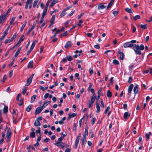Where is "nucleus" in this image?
<instances>
[{
	"mask_svg": "<svg viewBox=\"0 0 152 152\" xmlns=\"http://www.w3.org/2000/svg\"><path fill=\"white\" fill-rule=\"evenodd\" d=\"M144 49V46L142 44L140 45V46L138 45L134 44L133 47V49L135 53L139 55H141V50H143Z\"/></svg>",
	"mask_w": 152,
	"mask_h": 152,
	"instance_id": "1",
	"label": "nucleus"
},
{
	"mask_svg": "<svg viewBox=\"0 0 152 152\" xmlns=\"http://www.w3.org/2000/svg\"><path fill=\"white\" fill-rule=\"evenodd\" d=\"M134 44L131 43L130 42H127L125 43L124 45V46L125 48H130L134 47Z\"/></svg>",
	"mask_w": 152,
	"mask_h": 152,
	"instance_id": "2",
	"label": "nucleus"
},
{
	"mask_svg": "<svg viewBox=\"0 0 152 152\" xmlns=\"http://www.w3.org/2000/svg\"><path fill=\"white\" fill-rule=\"evenodd\" d=\"M12 131L10 129H9L6 134V137L8 139H10L12 137Z\"/></svg>",
	"mask_w": 152,
	"mask_h": 152,
	"instance_id": "3",
	"label": "nucleus"
},
{
	"mask_svg": "<svg viewBox=\"0 0 152 152\" xmlns=\"http://www.w3.org/2000/svg\"><path fill=\"white\" fill-rule=\"evenodd\" d=\"M43 109L41 107H38L35 111V114L37 115L40 113L43 110Z\"/></svg>",
	"mask_w": 152,
	"mask_h": 152,
	"instance_id": "4",
	"label": "nucleus"
},
{
	"mask_svg": "<svg viewBox=\"0 0 152 152\" xmlns=\"http://www.w3.org/2000/svg\"><path fill=\"white\" fill-rule=\"evenodd\" d=\"M7 17V16L4 14L0 16V24L1 23H3L4 22Z\"/></svg>",
	"mask_w": 152,
	"mask_h": 152,
	"instance_id": "5",
	"label": "nucleus"
},
{
	"mask_svg": "<svg viewBox=\"0 0 152 152\" xmlns=\"http://www.w3.org/2000/svg\"><path fill=\"white\" fill-rule=\"evenodd\" d=\"M96 108L97 110L96 111V113H99L100 111V107L99 105V102L98 101H96Z\"/></svg>",
	"mask_w": 152,
	"mask_h": 152,
	"instance_id": "6",
	"label": "nucleus"
},
{
	"mask_svg": "<svg viewBox=\"0 0 152 152\" xmlns=\"http://www.w3.org/2000/svg\"><path fill=\"white\" fill-rule=\"evenodd\" d=\"M72 46V42L70 41H68L66 44L64 48H68L71 47Z\"/></svg>",
	"mask_w": 152,
	"mask_h": 152,
	"instance_id": "7",
	"label": "nucleus"
},
{
	"mask_svg": "<svg viewBox=\"0 0 152 152\" xmlns=\"http://www.w3.org/2000/svg\"><path fill=\"white\" fill-rule=\"evenodd\" d=\"M138 86L137 85H136V86L134 87L133 89V91L134 93V94L136 95L137 94L138 92Z\"/></svg>",
	"mask_w": 152,
	"mask_h": 152,
	"instance_id": "8",
	"label": "nucleus"
},
{
	"mask_svg": "<svg viewBox=\"0 0 152 152\" xmlns=\"http://www.w3.org/2000/svg\"><path fill=\"white\" fill-rule=\"evenodd\" d=\"M24 37V35H22L20 38L19 40L16 44V46H18L21 42L23 41L24 39L23 37Z\"/></svg>",
	"mask_w": 152,
	"mask_h": 152,
	"instance_id": "9",
	"label": "nucleus"
},
{
	"mask_svg": "<svg viewBox=\"0 0 152 152\" xmlns=\"http://www.w3.org/2000/svg\"><path fill=\"white\" fill-rule=\"evenodd\" d=\"M118 53L119 54H120V58L122 60H123L124 56V53L121 52L119 50L118 51Z\"/></svg>",
	"mask_w": 152,
	"mask_h": 152,
	"instance_id": "10",
	"label": "nucleus"
},
{
	"mask_svg": "<svg viewBox=\"0 0 152 152\" xmlns=\"http://www.w3.org/2000/svg\"><path fill=\"white\" fill-rule=\"evenodd\" d=\"M106 7L104 4L102 3H100L99 4L98 6V8L99 10L103 9Z\"/></svg>",
	"mask_w": 152,
	"mask_h": 152,
	"instance_id": "11",
	"label": "nucleus"
},
{
	"mask_svg": "<svg viewBox=\"0 0 152 152\" xmlns=\"http://www.w3.org/2000/svg\"><path fill=\"white\" fill-rule=\"evenodd\" d=\"M34 125L36 126H39L41 125V124L38 120L36 119L34 121Z\"/></svg>",
	"mask_w": 152,
	"mask_h": 152,
	"instance_id": "12",
	"label": "nucleus"
},
{
	"mask_svg": "<svg viewBox=\"0 0 152 152\" xmlns=\"http://www.w3.org/2000/svg\"><path fill=\"white\" fill-rule=\"evenodd\" d=\"M114 0H111L110 1L108 4V5L106 8V10H108L110 8L113 4L114 3Z\"/></svg>",
	"mask_w": 152,
	"mask_h": 152,
	"instance_id": "13",
	"label": "nucleus"
},
{
	"mask_svg": "<svg viewBox=\"0 0 152 152\" xmlns=\"http://www.w3.org/2000/svg\"><path fill=\"white\" fill-rule=\"evenodd\" d=\"M133 85L132 84H131L129 86L128 91V92L129 93H130L131 92L133 87Z\"/></svg>",
	"mask_w": 152,
	"mask_h": 152,
	"instance_id": "14",
	"label": "nucleus"
},
{
	"mask_svg": "<svg viewBox=\"0 0 152 152\" xmlns=\"http://www.w3.org/2000/svg\"><path fill=\"white\" fill-rule=\"evenodd\" d=\"M130 115L131 114L130 113L129 114L127 112H126L124 114V118L125 119H126L128 118V117L130 116Z\"/></svg>",
	"mask_w": 152,
	"mask_h": 152,
	"instance_id": "15",
	"label": "nucleus"
},
{
	"mask_svg": "<svg viewBox=\"0 0 152 152\" xmlns=\"http://www.w3.org/2000/svg\"><path fill=\"white\" fill-rule=\"evenodd\" d=\"M32 80L30 79L29 78H28L26 81V83L25 85V86H28L31 83Z\"/></svg>",
	"mask_w": 152,
	"mask_h": 152,
	"instance_id": "16",
	"label": "nucleus"
},
{
	"mask_svg": "<svg viewBox=\"0 0 152 152\" xmlns=\"http://www.w3.org/2000/svg\"><path fill=\"white\" fill-rule=\"evenodd\" d=\"M124 10L126 12L129 13H132L133 11L132 9L128 8H126Z\"/></svg>",
	"mask_w": 152,
	"mask_h": 152,
	"instance_id": "17",
	"label": "nucleus"
},
{
	"mask_svg": "<svg viewBox=\"0 0 152 152\" xmlns=\"http://www.w3.org/2000/svg\"><path fill=\"white\" fill-rule=\"evenodd\" d=\"M107 95L108 97L110 98L112 96V93L110 90H108L107 92Z\"/></svg>",
	"mask_w": 152,
	"mask_h": 152,
	"instance_id": "18",
	"label": "nucleus"
},
{
	"mask_svg": "<svg viewBox=\"0 0 152 152\" xmlns=\"http://www.w3.org/2000/svg\"><path fill=\"white\" fill-rule=\"evenodd\" d=\"M8 111V107L7 106H5L3 109V113L6 114L7 113Z\"/></svg>",
	"mask_w": 152,
	"mask_h": 152,
	"instance_id": "19",
	"label": "nucleus"
},
{
	"mask_svg": "<svg viewBox=\"0 0 152 152\" xmlns=\"http://www.w3.org/2000/svg\"><path fill=\"white\" fill-rule=\"evenodd\" d=\"M50 101L45 102L43 104V105L41 106L43 109L48 104L50 103Z\"/></svg>",
	"mask_w": 152,
	"mask_h": 152,
	"instance_id": "20",
	"label": "nucleus"
},
{
	"mask_svg": "<svg viewBox=\"0 0 152 152\" xmlns=\"http://www.w3.org/2000/svg\"><path fill=\"white\" fill-rule=\"evenodd\" d=\"M36 42L37 41H34L33 42L30 48V49L31 50H33L35 45Z\"/></svg>",
	"mask_w": 152,
	"mask_h": 152,
	"instance_id": "21",
	"label": "nucleus"
},
{
	"mask_svg": "<svg viewBox=\"0 0 152 152\" xmlns=\"http://www.w3.org/2000/svg\"><path fill=\"white\" fill-rule=\"evenodd\" d=\"M33 61H31L28 63V68H32L33 67Z\"/></svg>",
	"mask_w": 152,
	"mask_h": 152,
	"instance_id": "22",
	"label": "nucleus"
},
{
	"mask_svg": "<svg viewBox=\"0 0 152 152\" xmlns=\"http://www.w3.org/2000/svg\"><path fill=\"white\" fill-rule=\"evenodd\" d=\"M21 47L19 48H18V50H17V51L15 53V54L14 56V57H16L18 55V54L20 53V50H21Z\"/></svg>",
	"mask_w": 152,
	"mask_h": 152,
	"instance_id": "23",
	"label": "nucleus"
},
{
	"mask_svg": "<svg viewBox=\"0 0 152 152\" xmlns=\"http://www.w3.org/2000/svg\"><path fill=\"white\" fill-rule=\"evenodd\" d=\"M30 137L32 138H34L35 137V134L34 132H31L30 133Z\"/></svg>",
	"mask_w": 152,
	"mask_h": 152,
	"instance_id": "24",
	"label": "nucleus"
},
{
	"mask_svg": "<svg viewBox=\"0 0 152 152\" xmlns=\"http://www.w3.org/2000/svg\"><path fill=\"white\" fill-rule=\"evenodd\" d=\"M58 2V1H54L53 0L50 6V7H52L56 3Z\"/></svg>",
	"mask_w": 152,
	"mask_h": 152,
	"instance_id": "25",
	"label": "nucleus"
},
{
	"mask_svg": "<svg viewBox=\"0 0 152 152\" xmlns=\"http://www.w3.org/2000/svg\"><path fill=\"white\" fill-rule=\"evenodd\" d=\"M36 98V95H34L33 96H32L31 97V103L33 102L35 100Z\"/></svg>",
	"mask_w": 152,
	"mask_h": 152,
	"instance_id": "26",
	"label": "nucleus"
},
{
	"mask_svg": "<svg viewBox=\"0 0 152 152\" xmlns=\"http://www.w3.org/2000/svg\"><path fill=\"white\" fill-rule=\"evenodd\" d=\"M140 18V17L139 15H137L133 17V19L134 20L136 21L138 19Z\"/></svg>",
	"mask_w": 152,
	"mask_h": 152,
	"instance_id": "27",
	"label": "nucleus"
},
{
	"mask_svg": "<svg viewBox=\"0 0 152 152\" xmlns=\"http://www.w3.org/2000/svg\"><path fill=\"white\" fill-rule=\"evenodd\" d=\"M6 78H7V76H6V75L5 74L4 75L3 78H2V79L1 80V81L2 83H4V82H5V81L6 80Z\"/></svg>",
	"mask_w": 152,
	"mask_h": 152,
	"instance_id": "28",
	"label": "nucleus"
},
{
	"mask_svg": "<svg viewBox=\"0 0 152 152\" xmlns=\"http://www.w3.org/2000/svg\"><path fill=\"white\" fill-rule=\"evenodd\" d=\"M47 11V10L45 9H44L43 12V13H42V17H43V18L45 16L46 14Z\"/></svg>",
	"mask_w": 152,
	"mask_h": 152,
	"instance_id": "29",
	"label": "nucleus"
},
{
	"mask_svg": "<svg viewBox=\"0 0 152 152\" xmlns=\"http://www.w3.org/2000/svg\"><path fill=\"white\" fill-rule=\"evenodd\" d=\"M66 57L67 60L69 61H71L72 60V57L70 55H68V56H67Z\"/></svg>",
	"mask_w": 152,
	"mask_h": 152,
	"instance_id": "30",
	"label": "nucleus"
},
{
	"mask_svg": "<svg viewBox=\"0 0 152 152\" xmlns=\"http://www.w3.org/2000/svg\"><path fill=\"white\" fill-rule=\"evenodd\" d=\"M24 99H21L18 103V104L20 106H21L23 104V102Z\"/></svg>",
	"mask_w": 152,
	"mask_h": 152,
	"instance_id": "31",
	"label": "nucleus"
},
{
	"mask_svg": "<svg viewBox=\"0 0 152 152\" xmlns=\"http://www.w3.org/2000/svg\"><path fill=\"white\" fill-rule=\"evenodd\" d=\"M31 109H32V108H31V105H29L27 107L26 110L27 112H30L31 110Z\"/></svg>",
	"mask_w": 152,
	"mask_h": 152,
	"instance_id": "32",
	"label": "nucleus"
},
{
	"mask_svg": "<svg viewBox=\"0 0 152 152\" xmlns=\"http://www.w3.org/2000/svg\"><path fill=\"white\" fill-rule=\"evenodd\" d=\"M113 63L115 65H118L119 64V61L116 59H115L113 60Z\"/></svg>",
	"mask_w": 152,
	"mask_h": 152,
	"instance_id": "33",
	"label": "nucleus"
},
{
	"mask_svg": "<svg viewBox=\"0 0 152 152\" xmlns=\"http://www.w3.org/2000/svg\"><path fill=\"white\" fill-rule=\"evenodd\" d=\"M55 15H53L52 16V18H51L50 20V22H52L53 23L54 21L55 20Z\"/></svg>",
	"mask_w": 152,
	"mask_h": 152,
	"instance_id": "34",
	"label": "nucleus"
},
{
	"mask_svg": "<svg viewBox=\"0 0 152 152\" xmlns=\"http://www.w3.org/2000/svg\"><path fill=\"white\" fill-rule=\"evenodd\" d=\"M27 87H24L23 88V94L24 95L27 91Z\"/></svg>",
	"mask_w": 152,
	"mask_h": 152,
	"instance_id": "35",
	"label": "nucleus"
},
{
	"mask_svg": "<svg viewBox=\"0 0 152 152\" xmlns=\"http://www.w3.org/2000/svg\"><path fill=\"white\" fill-rule=\"evenodd\" d=\"M39 1V0H35L33 4V7L34 8L37 5V4Z\"/></svg>",
	"mask_w": 152,
	"mask_h": 152,
	"instance_id": "36",
	"label": "nucleus"
},
{
	"mask_svg": "<svg viewBox=\"0 0 152 152\" xmlns=\"http://www.w3.org/2000/svg\"><path fill=\"white\" fill-rule=\"evenodd\" d=\"M88 128L87 126H86L85 128V134H85V136L86 135H88Z\"/></svg>",
	"mask_w": 152,
	"mask_h": 152,
	"instance_id": "37",
	"label": "nucleus"
},
{
	"mask_svg": "<svg viewBox=\"0 0 152 152\" xmlns=\"http://www.w3.org/2000/svg\"><path fill=\"white\" fill-rule=\"evenodd\" d=\"M12 41V40L11 38L10 39H6L5 40V41H4V43L5 44H6L7 43L10 42Z\"/></svg>",
	"mask_w": 152,
	"mask_h": 152,
	"instance_id": "38",
	"label": "nucleus"
},
{
	"mask_svg": "<svg viewBox=\"0 0 152 152\" xmlns=\"http://www.w3.org/2000/svg\"><path fill=\"white\" fill-rule=\"evenodd\" d=\"M140 26L143 29H145L147 28V24L145 25L141 24L140 25Z\"/></svg>",
	"mask_w": 152,
	"mask_h": 152,
	"instance_id": "39",
	"label": "nucleus"
},
{
	"mask_svg": "<svg viewBox=\"0 0 152 152\" xmlns=\"http://www.w3.org/2000/svg\"><path fill=\"white\" fill-rule=\"evenodd\" d=\"M96 98V95L95 94H93L92 96L91 97V99L92 100H94V101H95V100Z\"/></svg>",
	"mask_w": 152,
	"mask_h": 152,
	"instance_id": "40",
	"label": "nucleus"
},
{
	"mask_svg": "<svg viewBox=\"0 0 152 152\" xmlns=\"http://www.w3.org/2000/svg\"><path fill=\"white\" fill-rule=\"evenodd\" d=\"M68 34V33L67 31H66L64 33H63L61 34L60 36V37H61L62 36H65L67 35Z\"/></svg>",
	"mask_w": 152,
	"mask_h": 152,
	"instance_id": "41",
	"label": "nucleus"
},
{
	"mask_svg": "<svg viewBox=\"0 0 152 152\" xmlns=\"http://www.w3.org/2000/svg\"><path fill=\"white\" fill-rule=\"evenodd\" d=\"M10 26H9L7 28H6V29L5 31L4 32V34H6V35H7L8 34L7 33V32L10 28Z\"/></svg>",
	"mask_w": 152,
	"mask_h": 152,
	"instance_id": "42",
	"label": "nucleus"
},
{
	"mask_svg": "<svg viewBox=\"0 0 152 152\" xmlns=\"http://www.w3.org/2000/svg\"><path fill=\"white\" fill-rule=\"evenodd\" d=\"M79 142V141H77V140H75V149H76L77 148V146L78 145V144Z\"/></svg>",
	"mask_w": 152,
	"mask_h": 152,
	"instance_id": "43",
	"label": "nucleus"
},
{
	"mask_svg": "<svg viewBox=\"0 0 152 152\" xmlns=\"http://www.w3.org/2000/svg\"><path fill=\"white\" fill-rule=\"evenodd\" d=\"M49 3L50 1H48L46 4L45 9H46L47 10H48V6L49 5Z\"/></svg>",
	"mask_w": 152,
	"mask_h": 152,
	"instance_id": "44",
	"label": "nucleus"
},
{
	"mask_svg": "<svg viewBox=\"0 0 152 152\" xmlns=\"http://www.w3.org/2000/svg\"><path fill=\"white\" fill-rule=\"evenodd\" d=\"M83 22V21L82 20H80L79 21V23L77 24V25L79 27H81Z\"/></svg>",
	"mask_w": 152,
	"mask_h": 152,
	"instance_id": "45",
	"label": "nucleus"
},
{
	"mask_svg": "<svg viewBox=\"0 0 152 152\" xmlns=\"http://www.w3.org/2000/svg\"><path fill=\"white\" fill-rule=\"evenodd\" d=\"M32 0H27V2H26V5H28L29 4L32 3Z\"/></svg>",
	"mask_w": 152,
	"mask_h": 152,
	"instance_id": "46",
	"label": "nucleus"
},
{
	"mask_svg": "<svg viewBox=\"0 0 152 152\" xmlns=\"http://www.w3.org/2000/svg\"><path fill=\"white\" fill-rule=\"evenodd\" d=\"M15 17H12L11 20L10 22V25H11L14 22L15 20Z\"/></svg>",
	"mask_w": 152,
	"mask_h": 152,
	"instance_id": "47",
	"label": "nucleus"
},
{
	"mask_svg": "<svg viewBox=\"0 0 152 152\" xmlns=\"http://www.w3.org/2000/svg\"><path fill=\"white\" fill-rule=\"evenodd\" d=\"M65 10H64L62 11V12L61 13L60 16L61 17L64 16L65 15Z\"/></svg>",
	"mask_w": 152,
	"mask_h": 152,
	"instance_id": "48",
	"label": "nucleus"
},
{
	"mask_svg": "<svg viewBox=\"0 0 152 152\" xmlns=\"http://www.w3.org/2000/svg\"><path fill=\"white\" fill-rule=\"evenodd\" d=\"M110 109V107L109 106H108L106 109L105 110L104 113L105 114H106L108 111H109Z\"/></svg>",
	"mask_w": 152,
	"mask_h": 152,
	"instance_id": "49",
	"label": "nucleus"
},
{
	"mask_svg": "<svg viewBox=\"0 0 152 152\" xmlns=\"http://www.w3.org/2000/svg\"><path fill=\"white\" fill-rule=\"evenodd\" d=\"M96 120V118L95 117L93 118L92 120L91 121V124L92 125H93L94 124V123Z\"/></svg>",
	"mask_w": 152,
	"mask_h": 152,
	"instance_id": "50",
	"label": "nucleus"
},
{
	"mask_svg": "<svg viewBox=\"0 0 152 152\" xmlns=\"http://www.w3.org/2000/svg\"><path fill=\"white\" fill-rule=\"evenodd\" d=\"M81 137V134L80 133H79V135L77 137L76 140L79 141V140L80 138Z\"/></svg>",
	"mask_w": 152,
	"mask_h": 152,
	"instance_id": "51",
	"label": "nucleus"
},
{
	"mask_svg": "<svg viewBox=\"0 0 152 152\" xmlns=\"http://www.w3.org/2000/svg\"><path fill=\"white\" fill-rule=\"evenodd\" d=\"M38 129L36 131V132L37 133L40 134L41 132V131H40L41 128L39 127H38Z\"/></svg>",
	"mask_w": 152,
	"mask_h": 152,
	"instance_id": "52",
	"label": "nucleus"
},
{
	"mask_svg": "<svg viewBox=\"0 0 152 152\" xmlns=\"http://www.w3.org/2000/svg\"><path fill=\"white\" fill-rule=\"evenodd\" d=\"M118 13V12L117 11H114L113 12V13L114 15V16L117 15Z\"/></svg>",
	"mask_w": 152,
	"mask_h": 152,
	"instance_id": "53",
	"label": "nucleus"
},
{
	"mask_svg": "<svg viewBox=\"0 0 152 152\" xmlns=\"http://www.w3.org/2000/svg\"><path fill=\"white\" fill-rule=\"evenodd\" d=\"M49 95V94L48 93H46L45 94V95L44 96V100H45L46 99L48 96Z\"/></svg>",
	"mask_w": 152,
	"mask_h": 152,
	"instance_id": "54",
	"label": "nucleus"
},
{
	"mask_svg": "<svg viewBox=\"0 0 152 152\" xmlns=\"http://www.w3.org/2000/svg\"><path fill=\"white\" fill-rule=\"evenodd\" d=\"M17 37L16 33H15L14 34L12 37L11 38L12 40L13 41L14 39H15Z\"/></svg>",
	"mask_w": 152,
	"mask_h": 152,
	"instance_id": "55",
	"label": "nucleus"
},
{
	"mask_svg": "<svg viewBox=\"0 0 152 152\" xmlns=\"http://www.w3.org/2000/svg\"><path fill=\"white\" fill-rule=\"evenodd\" d=\"M69 115L71 118H73L76 116V114L75 113H72V114H69Z\"/></svg>",
	"mask_w": 152,
	"mask_h": 152,
	"instance_id": "56",
	"label": "nucleus"
},
{
	"mask_svg": "<svg viewBox=\"0 0 152 152\" xmlns=\"http://www.w3.org/2000/svg\"><path fill=\"white\" fill-rule=\"evenodd\" d=\"M145 137L147 139V141H148L149 139V136L147 134H146L145 135Z\"/></svg>",
	"mask_w": 152,
	"mask_h": 152,
	"instance_id": "57",
	"label": "nucleus"
},
{
	"mask_svg": "<svg viewBox=\"0 0 152 152\" xmlns=\"http://www.w3.org/2000/svg\"><path fill=\"white\" fill-rule=\"evenodd\" d=\"M60 142H57L56 143H54V144L56 145L57 146H61V144H60Z\"/></svg>",
	"mask_w": 152,
	"mask_h": 152,
	"instance_id": "58",
	"label": "nucleus"
},
{
	"mask_svg": "<svg viewBox=\"0 0 152 152\" xmlns=\"http://www.w3.org/2000/svg\"><path fill=\"white\" fill-rule=\"evenodd\" d=\"M86 140V137L85 134H83V137L82 138L81 140L83 141H85Z\"/></svg>",
	"mask_w": 152,
	"mask_h": 152,
	"instance_id": "59",
	"label": "nucleus"
},
{
	"mask_svg": "<svg viewBox=\"0 0 152 152\" xmlns=\"http://www.w3.org/2000/svg\"><path fill=\"white\" fill-rule=\"evenodd\" d=\"M34 29V28L31 27L30 29L28 31L27 33V34H29L30 32L31 31Z\"/></svg>",
	"mask_w": 152,
	"mask_h": 152,
	"instance_id": "60",
	"label": "nucleus"
},
{
	"mask_svg": "<svg viewBox=\"0 0 152 152\" xmlns=\"http://www.w3.org/2000/svg\"><path fill=\"white\" fill-rule=\"evenodd\" d=\"M101 107L103 108H104V104L103 101V100H102L101 101Z\"/></svg>",
	"mask_w": 152,
	"mask_h": 152,
	"instance_id": "61",
	"label": "nucleus"
},
{
	"mask_svg": "<svg viewBox=\"0 0 152 152\" xmlns=\"http://www.w3.org/2000/svg\"><path fill=\"white\" fill-rule=\"evenodd\" d=\"M127 104H124L123 105V108L125 110H126L127 109Z\"/></svg>",
	"mask_w": 152,
	"mask_h": 152,
	"instance_id": "62",
	"label": "nucleus"
},
{
	"mask_svg": "<svg viewBox=\"0 0 152 152\" xmlns=\"http://www.w3.org/2000/svg\"><path fill=\"white\" fill-rule=\"evenodd\" d=\"M11 10V9H10V8H9L7 10V12L4 14L5 15L7 16V15H8V13L10 12Z\"/></svg>",
	"mask_w": 152,
	"mask_h": 152,
	"instance_id": "63",
	"label": "nucleus"
},
{
	"mask_svg": "<svg viewBox=\"0 0 152 152\" xmlns=\"http://www.w3.org/2000/svg\"><path fill=\"white\" fill-rule=\"evenodd\" d=\"M132 78L131 77H129V80L128 81V82L129 83H130L132 81Z\"/></svg>",
	"mask_w": 152,
	"mask_h": 152,
	"instance_id": "64",
	"label": "nucleus"
}]
</instances>
